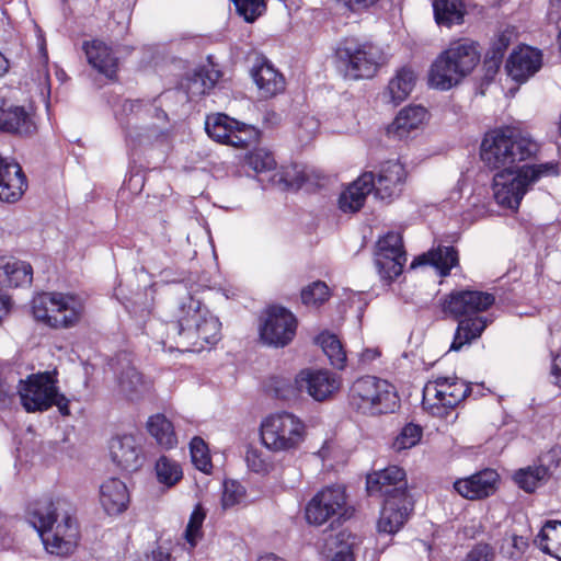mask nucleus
<instances>
[{
  "instance_id": "nucleus-44",
  "label": "nucleus",
  "mask_w": 561,
  "mask_h": 561,
  "mask_svg": "<svg viewBox=\"0 0 561 561\" xmlns=\"http://www.w3.org/2000/svg\"><path fill=\"white\" fill-rule=\"evenodd\" d=\"M423 430L420 425L414 423L405 424L399 434L396 436L392 443V448L396 451L412 448L422 438Z\"/></svg>"
},
{
  "instance_id": "nucleus-13",
  "label": "nucleus",
  "mask_w": 561,
  "mask_h": 561,
  "mask_svg": "<svg viewBox=\"0 0 561 561\" xmlns=\"http://www.w3.org/2000/svg\"><path fill=\"white\" fill-rule=\"evenodd\" d=\"M341 377L329 369L305 368L295 378L298 392H306L314 401L330 400L341 388Z\"/></svg>"
},
{
  "instance_id": "nucleus-11",
  "label": "nucleus",
  "mask_w": 561,
  "mask_h": 561,
  "mask_svg": "<svg viewBox=\"0 0 561 561\" xmlns=\"http://www.w3.org/2000/svg\"><path fill=\"white\" fill-rule=\"evenodd\" d=\"M55 374L45 371L20 380L19 394L26 412H44L51 408V396L57 388Z\"/></svg>"
},
{
  "instance_id": "nucleus-37",
  "label": "nucleus",
  "mask_w": 561,
  "mask_h": 561,
  "mask_svg": "<svg viewBox=\"0 0 561 561\" xmlns=\"http://www.w3.org/2000/svg\"><path fill=\"white\" fill-rule=\"evenodd\" d=\"M147 430L156 442L163 448L170 449L178 443L173 424L164 414H156L149 417Z\"/></svg>"
},
{
  "instance_id": "nucleus-36",
  "label": "nucleus",
  "mask_w": 561,
  "mask_h": 561,
  "mask_svg": "<svg viewBox=\"0 0 561 561\" xmlns=\"http://www.w3.org/2000/svg\"><path fill=\"white\" fill-rule=\"evenodd\" d=\"M535 542L542 552L561 560V520H547Z\"/></svg>"
},
{
  "instance_id": "nucleus-21",
  "label": "nucleus",
  "mask_w": 561,
  "mask_h": 561,
  "mask_svg": "<svg viewBox=\"0 0 561 561\" xmlns=\"http://www.w3.org/2000/svg\"><path fill=\"white\" fill-rule=\"evenodd\" d=\"M27 186L22 167L0 154V201L14 203L21 198Z\"/></svg>"
},
{
  "instance_id": "nucleus-39",
  "label": "nucleus",
  "mask_w": 561,
  "mask_h": 561,
  "mask_svg": "<svg viewBox=\"0 0 561 561\" xmlns=\"http://www.w3.org/2000/svg\"><path fill=\"white\" fill-rule=\"evenodd\" d=\"M118 387L122 393L128 400L138 399L145 390L142 375L136 367L127 363L126 367L122 366V370L117 373Z\"/></svg>"
},
{
  "instance_id": "nucleus-2",
  "label": "nucleus",
  "mask_w": 561,
  "mask_h": 561,
  "mask_svg": "<svg viewBox=\"0 0 561 561\" xmlns=\"http://www.w3.org/2000/svg\"><path fill=\"white\" fill-rule=\"evenodd\" d=\"M540 146L517 129L503 126L484 134L480 146L481 161L491 170L511 173L522 161L536 157Z\"/></svg>"
},
{
  "instance_id": "nucleus-4",
  "label": "nucleus",
  "mask_w": 561,
  "mask_h": 561,
  "mask_svg": "<svg viewBox=\"0 0 561 561\" xmlns=\"http://www.w3.org/2000/svg\"><path fill=\"white\" fill-rule=\"evenodd\" d=\"M479 60L477 43L462 39L454 42L432 64L428 83L435 89L447 91L460 83L476 68Z\"/></svg>"
},
{
  "instance_id": "nucleus-8",
  "label": "nucleus",
  "mask_w": 561,
  "mask_h": 561,
  "mask_svg": "<svg viewBox=\"0 0 561 561\" xmlns=\"http://www.w3.org/2000/svg\"><path fill=\"white\" fill-rule=\"evenodd\" d=\"M304 436V423L289 412L273 414L261 424L262 443L273 451L296 449Z\"/></svg>"
},
{
  "instance_id": "nucleus-50",
  "label": "nucleus",
  "mask_w": 561,
  "mask_h": 561,
  "mask_svg": "<svg viewBox=\"0 0 561 561\" xmlns=\"http://www.w3.org/2000/svg\"><path fill=\"white\" fill-rule=\"evenodd\" d=\"M495 549L488 542H478L467 552L462 561H494Z\"/></svg>"
},
{
  "instance_id": "nucleus-59",
  "label": "nucleus",
  "mask_w": 561,
  "mask_h": 561,
  "mask_svg": "<svg viewBox=\"0 0 561 561\" xmlns=\"http://www.w3.org/2000/svg\"><path fill=\"white\" fill-rule=\"evenodd\" d=\"M144 101L140 99L125 100L123 103V111L126 114H134L137 113L144 106Z\"/></svg>"
},
{
  "instance_id": "nucleus-33",
  "label": "nucleus",
  "mask_w": 561,
  "mask_h": 561,
  "mask_svg": "<svg viewBox=\"0 0 561 561\" xmlns=\"http://www.w3.org/2000/svg\"><path fill=\"white\" fill-rule=\"evenodd\" d=\"M33 267L28 262L11 259L0 266V285L24 287L32 284Z\"/></svg>"
},
{
  "instance_id": "nucleus-23",
  "label": "nucleus",
  "mask_w": 561,
  "mask_h": 561,
  "mask_svg": "<svg viewBox=\"0 0 561 561\" xmlns=\"http://www.w3.org/2000/svg\"><path fill=\"white\" fill-rule=\"evenodd\" d=\"M499 474L493 469H483L465 479H458L454 489L462 497L480 500L492 495L496 491Z\"/></svg>"
},
{
  "instance_id": "nucleus-27",
  "label": "nucleus",
  "mask_w": 561,
  "mask_h": 561,
  "mask_svg": "<svg viewBox=\"0 0 561 561\" xmlns=\"http://www.w3.org/2000/svg\"><path fill=\"white\" fill-rule=\"evenodd\" d=\"M82 49L87 56L88 62L100 73H103L110 79L116 75L118 58L105 43L99 39L84 42Z\"/></svg>"
},
{
  "instance_id": "nucleus-57",
  "label": "nucleus",
  "mask_w": 561,
  "mask_h": 561,
  "mask_svg": "<svg viewBox=\"0 0 561 561\" xmlns=\"http://www.w3.org/2000/svg\"><path fill=\"white\" fill-rule=\"evenodd\" d=\"M330 561H355L352 543H342Z\"/></svg>"
},
{
  "instance_id": "nucleus-54",
  "label": "nucleus",
  "mask_w": 561,
  "mask_h": 561,
  "mask_svg": "<svg viewBox=\"0 0 561 561\" xmlns=\"http://www.w3.org/2000/svg\"><path fill=\"white\" fill-rule=\"evenodd\" d=\"M539 465L538 468H543L547 471V479L549 480L552 476L554 470L560 466L561 463V456L560 451L557 449H550L542 456L538 458Z\"/></svg>"
},
{
  "instance_id": "nucleus-62",
  "label": "nucleus",
  "mask_w": 561,
  "mask_h": 561,
  "mask_svg": "<svg viewBox=\"0 0 561 561\" xmlns=\"http://www.w3.org/2000/svg\"><path fill=\"white\" fill-rule=\"evenodd\" d=\"M513 547L520 553H524L528 548V539L523 536L513 537Z\"/></svg>"
},
{
  "instance_id": "nucleus-6",
  "label": "nucleus",
  "mask_w": 561,
  "mask_h": 561,
  "mask_svg": "<svg viewBox=\"0 0 561 561\" xmlns=\"http://www.w3.org/2000/svg\"><path fill=\"white\" fill-rule=\"evenodd\" d=\"M383 59L381 49L371 43L351 37L342 41L335 50L337 70L350 80L373 78Z\"/></svg>"
},
{
  "instance_id": "nucleus-40",
  "label": "nucleus",
  "mask_w": 561,
  "mask_h": 561,
  "mask_svg": "<svg viewBox=\"0 0 561 561\" xmlns=\"http://www.w3.org/2000/svg\"><path fill=\"white\" fill-rule=\"evenodd\" d=\"M157 480L167 488L178 484L183 478L180 463L167 456H161L154 466Z\"/></svg>"
},
{
  "instance_id": "nucleus-24",
  "label": "nucleus",
  "mask_w": 561,
  "mask_h": 561,
  "mask_svg": "<svg viewBox=\"0 0 561 561\" xmlns=\"http://www.w3.org/2000/svg\"><path fill=\"white\" fill-rule=\"evenodd\" d=\"M110 454L113 462L123 471H137L142 462L140 448L131 435H124L111 440Z\"/></svg>"
},
{
  "instance_id": "nucleus-15",
  "label": "nucleus",
  "mask_w": 561,
  "mask_h": 561,
  "mask_svg": "<svg viewBox=\"0 0 561 561\" xmlns=\"http://www.w3.org/2000/svg\"><path fill=\"white\" fill-rule=\"evenodd\" d=\"M414 507L412 496L397 491L394 495L383 500V506L377 523L380 533L393 535L398 533L409 519Z\"/></svg>"
},
{
  "instance_id": "nucleus-32",
  "label": "nucleus",
  "mask_w": 561,
  "mask_h": 561,
  "mask_svg": "<svg viewBox=\"0 0 561 561\" xmlns=\"http://www.w3.org/2000/svg\"><path fill=\"white\" fill-rule=\"evenodd\" d=\"M432 5L438 26L450 28L465 23L467 9L463 0H434Z\"/></svg>"
},
{
  "instance_id": "nucleus-55",
  "label": "nucleus",
  "mask_w": 561,
  "mask_h": 561,
  "mask_svg": "<svg viewBox=\"0 0 561 561\" xmlns=\"http://www.w3.org/2000/svg\"><path fill=\"white\" fill-rule=\"evenodd\" d=\"M501 65H502V61L497 60L496 58L494 59L493 56H491V57L484 56L483 66H482V69H483L482 83L483 84H490L494 80L496 73L500 70Z\"/></svg>"
},
{
  "instance_id": "nucleus-3",
  "label": "nucleus",
  "mask_w": 561,
  "mask_h": 561,
  "mask_svg": "<svg viewBox=\"0 0 561 561\" xmlns=\"http://www.w3.org/2000/svg\"><path fill=\"white\" fill-rule=\"evenodd\" d=\"M560 173L558 161L524 164L511 173L497 172L493 178L494 198L500 206L517 210L533 185L545 178H557Z\"/></svg>"
},
{
  "instance_id": "nucleus-20",
  "label": "nucleus",
  "mask_w": 561,
  "mask_h": 561,
  "mask_svg": "<svg viewBox=\"0 0 561 561\" xmlns=\"http://www.w3.org/2000/svg\"><path fill=\"white\" fill-rule=\"evenodd\" d=\"M0 131L31 137L37 131L33 113L24 106H14L0 99Z\"/></svg>"
},
{
  "instance_id": "nucleus-63",
  "label": "nucleus",
  "mask_w": 561,
  "mask_h": 561,
  "mask_svg": "<svg viewBox=\"0 0 561 561\" xmlns=\"http://www.w3.org/2000/svg\"><path fill=\"white\" fill-rule=\"evenodd\" d=\"M152 553H153V561H171L170 554L162 550H157V551H153Z\"/></svg>"
},
{
  "instance_id": "nucleus-38",
  "label": "nucleus",
  "mask_w": 561,
  "mask_h": 561,
  "mask_svg": "<svg viewBox=\"0 0 561 561\" xmlns=\"http://www.w3.org/2000/svg\"><path fill=\"white\" fill-rule=\"evenodd\" d=\"M323 353L327 355L330 364L336 369H344L346 366V353L343 348L341 341L335 334L329 332H321L314 339Z\"/></svg>"
},
{
  "instance_id": "nucleus-49",
  "label": "nucleus",
  "mask_w": 561,
  "mask_h": 561,
  "mask_svg": "<svg viewBox=\"0 0 561 561\" xmlns=\"http://www.w3.org/2000/svg\"><path fill=\"white\" fill-rule=\"evenodd\" d=\"M245 462L248 468L255 473L266 474L272 468L271 462L263 457V453L254 447L247 449Z\"/></svg>"
},
{
  "instance_id": "nucleus-47",
  "label": "nucleus",
  "mask_w": 561,
  "mask_h": 561,
  "mask_svg": "<svg viewBox=\"0 0 561 561\" xmlns=\"http://www.w3.org/2000/svg\"><path fill=\"white\" fill-rule=\"evenodd\" d=\"M191 458L192 462L202 472L209 473L213 465L208 453V448L203 438L195 436L192 438L191 444Z\"/></svg>"
},
{
  "instance_id": "nucleus-64",
  "label": "nucleus",
  "mask_w": 561,
  "mask_h": 561,
  "mask_svg": "<svg viewBox=\"0 0 561 561\" xmlns=\"http://www.w3.org/2000/svg\"><path fill=\"white\" fill-rule=\"evenodd\" d=\"M257 561H286V560L276 556L275 553H265L263 556H260Z\"/></svg>"
},
{
  "instance_id": "nucleus-53",
  "label": "nucleus",
  "mask_w": 561,
  "mask_h": 561,
  "mask_svg": "<svg viewBox=\"0 0 561 561\" xmlns=\"http://www.w3.org/2000/svg\"><path fill=\"white\" fill-rule=\"evenodd\" d=\"M220 77L221 72L219 70L214 68H203L195 73L194 82L197 83L198 81H201L203 88L199 92L204 94L216 85Z\"/></svg>"
},
{
  "instance_id": "nucleus-18",
  "label": "nucleus",
  "mask_w": 561,
  "mask_h": 561,
  "mask_svg": "<svg viewBox=\"0 0 561 561\" xmlns=\"http://www.w3.org/2000/svg\"><path fill=\"white\" fill-rule=\"evenodd\" d=\"M45 549L56 556L70 554L76 546L79 536L78 525L75 518L67 515L59 523L55 530L53 527L46 533H39Z\"/></svg>"
},
{
  "instance_id": "nucleus-35",
  "label": "nucleus",
  "mask_w": 561,
  "mask_h": 561,
  "mask_svg": "<svg viewBox=\"0 0 561 561\" xmlns=\"http://www.w3.org/2000/svg\"><path fill=\"white\" fill-rule=\"evenodd\" d=\"M236 124L237 119L224 113H216L207 116L205 130L213 140L232 146V133Z\"/></svg>"
},
{
  "instance_id": "nucleus-58",
  "label": "nucleus",
  "mask_w": 561,
  "mask_h": 561,
  "mask_svg": "<svg viewBox=\"0 0 561 561\" xmlns=\"http://www.w3.org/2000/svg\"><path fill=\"white\" fill-rule=\"evenodd\" d=\"M552 383L561 388V352L558 353L551 365Z\"/></svg>"
},
{
  "instance_id": "nucleus-19",
  "label": "nucleus",
  "mask_w": 561,
  "mask_h": 561,
  "mask_svg": "<svg viewBox=\"0 0 561 561\" xmlns=\"http://www.w3.org/2000/svg\"><path fill=\"white\" fill-rule=\"evenodd\" d=\"M542 65V54L539 49L520 46L514 49L505 64L507 76L518 83L526 82Z\"/></svg>"
},
{
  "instance_id": "nucleus-12",
  "label": "nucleus",
  "mask_w": 561,
  "mask_h": 561,
  "mask_svg": "<svg viewBox=\"0 0 561 561\" xmlns=\"http://www.w3.org/2000/svg\"><path fill=\"white\" fill-rule=\"evenodd\" d=\"M495 302L494 295L480 290H453L440 302L445 314L459 320L467 317H476L491 308Z\"/></svg>"
},
{
  "instance_id": "nucleus-48",
  "label": "nucleus",
  "mask_w": 561,
  "mask_h": 561,
  "mask_svg": "<svg viewBox=\"0 0 561 561\" xmlns=\"http://www.w3.org/2000/svg\"><path fill=\"white\" fill-rule=\"evenodd\" d=\"M206 513L201 504H197L191 514L185 529V538L191 545H195L196 538L201 536V528Z\"/></svg>"
},
{
  "instance_id": "nucleus-56",
  "label": "nucleus",
  "mask_w": 561,
  "mask_h": 561,
  "mask_svg": "<svg viewBox=\"0 0 561 561\" xmlns=\"http://www.w3.org/2000/svg\"><path fill=\"white\" fill-rule=\"evenodd\" d=\"M54 405L58 408V411L62 416L70 415L69 400L65 394L59 392L58 387L55 389L54 396H51V407Z\"/></svg>"
},
{
  "instance_id": "nucleus-9",
  "label": "nucleus",
  "mask_w": 561,
  "mask_h": 561,
  "mask_svg": "<svg viewBox=\"0 0 561 561\" xmlns=\"http://www.w3.org/2000/svg\"><path fill=\"white\" fill-rule=\"evenodd\" d=\"M297 325V318L290 310L278 305L270 306L261 318L260 339L268 346L285 347L294 340Z\"/></svg>"
},
{
  "instance_id": "nucleus-17",
  "label": "nucleus",
  "mask_w": 561,
  "mask_h": 561,
  "mask_svg": "<svg viewBox=\"0 0 561 561\" xmlns=\"http://www.w3.org/2000/svg\"><path fill=\"white\" fill-rule=\"evenodd\" d=\"M407 178V171L399 161L385 162L378 176H375L373 188L376 198L389 204L400 196Z\"/></svg>"
},
{
  "instance_id": "nucleus-25",
  "label": "nucleus",
  "mask_w": 561,
  "mask_h": 561,
  "mask_svg": "<svg viewBox=\"0 0 561 561\" xmlns=\"http://www.w3.org/2000/svg\"><path fill=\"white\" fill-rule=\"evenodd\" d=\"M375 187V174L363 173L357 180L347 186L339 197V207L344 213H356L365 204L368 194Z\"/></svg>"
},
{
  "instance_id": "nucleus-26",
  "label": "nucleus",
  "mask_w": 561,
  "mask_h": 561,
  "mask_svg": "<svg viewBox=\"0 0 561 561\" xmlns=\"http://www.w3.org/2000/svg\"><path fill=\"white\" fill-rule=\"evenodd\" d=\"M130 497L126 484L117 478H110L100 486V503L104 512L110 516L124 513Z\"/></svg>"
},
{
  "instance_id": "nucleus-52",
  "label": "nucleus",
  "mask_w": 561,
  "mask_h": 561,
  "mask_svg": "<svg viewBox=\"0 0 561 561\" xmlns=\"http://www.w3.org/2000/svg\"><path fill=\"white\" fill-rule=\"evenodd\" d=\"M244 494V490L240 484L236 482H225L224 492L221 496V504L224 508L232 507Z\"/></svg>"
},
{
  "instance_id": "nucleus-31",
  "label": "nucleus",
  "mask_w": 561,
  "mask_h": 561,
  "mask_svg": "<svg viewBox=\"0 0 561 561\" xmlns=\"http://www.w3.org/2000/svg\"><path fill=\"white\" fill-rule=\"evenodd\" d=\"M458 321L449 351L459 352L481 336L488 327V319L482 316L461 318Z\"/></svg>"
},
{
  "instance_id": "nucleus-14",
  "label": "nucleus",
  "mask_w": 561,
  "mask_h": 561,
  "mask_svg": "<svg viewBox=\"0 0 561 561\" xmlns=\"http://www.w3.org/2000/svg\"><path fill=\"white\" fill-rule=\"evenodd\" d=\"M345 492L340 486H328L318 492L306 506V519L312 525H323L343 510Z\"/></svg>"
},
{
  "instance_id": "nucleus-41",
  "label": "nucleus",
  "mask_w": 561,
  "mask_h": 561,
  "mask_svg": "<svg viewBox=\"0 0 561 561\" xmlns=\"http://www.w3.org/2000/svg\"><path fill=\"white\" fill-rule=\"evenodd\" d=\"M513 479L518 488L527 493L535 492L537 488L548 481L546 469L537 466L519 469L515 472Z\"/></svg>"
},
{
  "instance_id": "nucleus-42",
  "label": "nucleus",
  "mask_w": 561,
  "mask_h": 561,
  "mask_svg": "<svg viewBox=\"0 0 561 561\" xmlns=\"http://www.w3.org/2000/svg\"><path fill=\"white\" fill-rule=\"evenodd\" d=\"M432 266H434L440 276L445 277L459 262L458 251L454 247H438L431 251Z\"/></svg>"
},
{
  "instance_id": "nucleus-43",
  "label": "nucleus",
  "mask_w": 561,
  "mask_h": 561,
  "mask_svg": "<svg viewBox=\"0 0 561 561\" xmlns=\"http://www.w3.org/2000/svg\"><path fill=\"white\" fill-rule=\"evenodd\" d=\"M331 294L328 285L322 280H316L304 287L300 293L301 302L306 306L319 307L329 300Z\"/></svg>"
},
{
  "instance_id": "nucleus-46",
  "label": "nucleus",
  "mask_w": 561,
  "mask_h": 561,
  "mask_svg": "<svg viewBox=\"0 0 561 561\" xmlns=\"http://www.w3.org/2000/svg\"><path fill=\"white\" fill-rule=\"evenodd\" d=\"M261 131L252 125H247L237 121L232 133V147L248 148L256 145L260 140Z\"/></svg>"
},
{
  "instance_id": "nucleus-22",
  "label": "nucleus",
  "mask_w": 561,
  "mask_h": 561,
  "mask_svg": "<svg viewBox=\"0 0 561 561\" xmlns=\"http://www.w3.org/2000/svg\"><path fill=\"white\" fill-rule=\"evenodd\" d=\"M251 77L261 95L265 99L273 98L285 90V77L263 55L256 57V61L251 69Z\"/></svg>"
},
{
  "instance_id": "nucleus-29",
  "label": "nucleus",
  "mask_w": 561,
  "mask_h": 561,
  "mask_svg": "<svg viewBox=\"0 0 561 561\" xmlns=\"http://www.w3.org/2000/svg\"><path fill=\"white\" fill-rule=\"evenodd\" d=\"M416 80L417 76L414 69L411 66H403L389 80L385 95L389 96V102L393 105H399L409 98Z\"/></svg>"
},
{
  "instance_id": "nucleus-10",
  "label": "nucleus",
  "mask_w": 561,
  "mask_h": 561,
  "mask_svg": "<svg viewBox=\"0 0 561 561\" xmlns=\"http://www.w3.org/2000/svg\"><path fill=\"white\" fill-rule=\"evenodd\" d=\"M407 262V252L400 232L389 231L376 242L375 266L382 280L392 283L399 277Z\"/></svg>"
},
{
  "instance_id": "nucleus-16",
  "label": "nucleus",
  "mask_w": 561,
  "mask_h": 561,
  "mask_svg": "<svg viewBox=\"0 0 561 561\" xmlns=\"http://www.w3.org/2000/svg\"><path fill=\"white\" fill-rule=\"evenodd\" d=\"M399 490L404 494H410L408 491L405 471L398 466H389L367 474L366 491L369 496H378L387 500Z\"/></svg>"
},
{
  "instance_id": "nucleus-60",
  "label": "nucleus",
  "mask_w": 561,
  "mask_h": 561,
  "mask_svg": "<svg viewBox=\"0 0 561 561\" xmlns=\"http://www.w3.org/2000/svg\"><path fill=\"white\" fill-rule=\"evenodd\" d=\"M432 259L433 256L431 255V251L427 252V253H424V254H421L419 256H416L410 264V268L411 270H414L419 266H423V265H432Z\"/></svg>"
},
{
  "instance_id": "nucleus-1",
  "label": "nucleus",
  "mask_w": 561,
  "mask_h": 561,
  "mask_svg": "<svg viewBox=\"0 0 561 561\" xmlns=\"http://www.w3.org/2000/svg\"><path fill=\"white\" fill-rule=\"evenodd\" d=\"M165 328L167 336L159 342L181 352H201L217 344L221 339V323L201 300L191 294L180 298L173 313V320L157 323Z\"/></svg>"
},
{
  "instance_id": "nucleus-28",
  "label": "nucleus",
  "mask_w": 561,
  "mask_h": 561,
  "mask_svg": "<svg viewBox=\"0 0 561 561\" xmlns=\"http://www.w3.org/2000/svg\"><path fill=\"white\" fill-rule=\"evenodd\" d=\"M435 383L437 386L436 398L445 408L455 409L466 398L473 394L471 386L457 377H438Z\"/></svg>"
},
{
  "instance_id": "nucleus-51",
  "label": "nucleus",
  "mask_w": 561,
  "mask_h": 561,
  "mask_svg": "<svg viewBox=\"0 0 561 561\" xmlns=\"http://www.w3.org/2000/svg\"><path fill=\"white\" fill-rule=\"evenodd\" d=\"M511 45V34L507 32H502L497 35V37L491 43L485 56H493L494 59L503 62L504 55L507 48Z\"/></svg>"
},
{
  "instance_id": "nucleus-45",
  "label": "nucleus",
  "mask_w": 561,
  "mask_h": 561,
  "mask_svg": "<svg viewBox=\"0 0 561 561\" xmlns=\"http://www.w3.org/2000/svg\"><path fill=\"white\" fill-rule=\"evenodd\" d=\"M244 162L256 173L271 171L276 167L273 153L262 148H256L248 152Z\"/></svg>"
},
{
  "instance_id": "nucleus-7",
  "label": "nucleus",
  "mask_w": 561,
  "mask_h": 561,
  "mask_svg": "<svg viewBox=\"0 0 561 561\" xmlns=\"http://www.w3.org/2000/svg\"><path fill=\"white\" fill-rule=\"evenodd\" d=\"M82 305L71 295L42 293L32 300V312L37 321L53 329H69L78 324Z\"/></svg>"
},
{
  "instance_id": "nucleus-30",
  "label": "nucleus",
  "mask_w": 561,
  "mask_h": 561,
  "mask_svg": "<svg viewBox=\"0 0 561 561\" xmlns=\"http://www.w3.org/2000/svg\"><path fill=\"white\" fill-rule=\"evenodd\" d=\"M26 516L38 534L46 533L57 522L56 507L49 496L30 502L26 507Z\"/></svg>"
},
{
  "instance_id": "nucleus-5",
  "label": "nucleus",
  "mask_w": 561,
  "mask_h": 561,
  "mask_svg": "<svg viewBox=\"0 0 561 561\" xmlns=\"http://www.w3.org/2000/svg\"><path fill=\"white\" fill-rule=\"evenodd\" d=\"M347 400L353 411L367 416L394 413L400 408L396 387L375 376L357 378L348 389Z\"/></svg>"
},
{
  "instance_id": "nucleus-34",
  "label": "nucleus",
  "mask_w": 561,
  "mask_h": 561,
  "mask_svg": "<svg viewBox=\"0 0 561 561\" xmlns=\"http://www.w3.org/2000/svg\"><path fill=\"white\" fill-rule=\"evenodd\" d=\"M427 117V111L421 105H409L402 108L390 126V130L399 138L405 137L411 130L417 128Z\"/></svg>"
},
{
  "instance_id": "nucleus-61",
  "label": "nucleus",
  "mask_w": 561,
  "mask_h": 561,
  "mask_svg": "<svg viewBox=\"0 0 561 561\" xmlns=\"http://www.w3.org/2000/svg\"><path fill=\"white\" fill-rule=\"evenodd\" d=\"M306 182L307 175L305 174V172H298L294 179L288 181V186L290 188L299 190L305 185Z\"/></svg>"
}]
</instances>
